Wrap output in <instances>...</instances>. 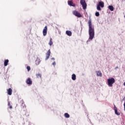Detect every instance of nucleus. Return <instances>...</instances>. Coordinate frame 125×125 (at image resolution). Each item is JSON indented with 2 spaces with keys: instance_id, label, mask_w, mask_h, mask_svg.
Instances as JSON below:
<instances>
[{
  "instance_id": "15",
  "label": "nucleus",
  "mask_w": 125,
  "mask_h": 125,
  "mask_svg": "<svg viewBox=\"0 0 125 125\" xmlns=\"http://www.w3.org/2000/svg\"><path fill=\"white\" fill-rule=\"evenodd\" d=\"M97 75L98 77H102V73H101L100 71H97Z\"/></svg>"
},
{
  "instance_id": "14",
  "label": "nucleus",
  "mask_w": 125,
  "mask_h": 125,
  "mask_svg": "<svg viewBox=\"0 0 125 125\" xmlns=\"http://www.w3.org/2000/svg\"><path fill=\"white\" fill-rule=\"evenodd\" d=\"M108 9L110 11H114V7L112 5H109V6H108Z\"/></svg>"
},
{
  "instance_id": "11",
  "label": "nucleus",
  "mask_w": 125,
  "mask_h": 125,
  "mask_svg": "<svg viewBox=\"0 0 125 125\" xmlns=\"http://www.w3.org/2000/svg\"><path fill=\"white\" fill-rule=\"evenodd\" d=\"M66 34L67 36H69V37H71L72 36V32L70 31L67 30L66 31Z\"/></svg>"
},
{
  "instance_id": "25",
  "label": "nucleus",
  "mask_w": 125,
  "mask_h": 125,
  "mask_svg": "<svg viewBox=\"0 0 125 125\" xmlns=\"http://www.w3.org/2000/svg\"><path fill=\"white\" fill-rule=\"evenodd\" d=\"M52 65H53V66H55V65H56V62H53L52 63Z\"/></svg>"
},
{
  "instance_id": "28",
  "label": "nucleus",
  "mask_w": 125,
  "mask_h": 125,
  "mask_svg": "<svg viewBox=\"0 0 125 125\" xmlns=\"http://www.w3.org/2000/svg\"><path fill=\"white\" fill-rule=\"evenodd\" d=\"M115 69H119V66H116V67H115Z\"/></svg>"
},
{
  "instance_id": "20",
  "label": "nucleus",
  "mask_w": 125,
  "mask_h": 125,
  "mask_svg": "<svg viewBox=\"0 0 125 125\" xmlns=\"http://www.w3.org/2000/svg\"><path fill=\"white\" fill-rule=\"evenodd\" d=\"M64 117L65 118H70V115L68 114L67 113H64Z\"/></svg>"
},
{
  "instance_id": "9",
  "label": "nucleus",
  "mask_w": 125,
  "mask_h": 125,
  "mask_svg": "<svg viewBox=\"0 0 125 125\" xmlns=\"http://www.w3.org/2000/svg\"><path fill=\"white\" fill-rule=\"evenodd\" d=\"M68 5H70V6H74V7L76 6L75 4L72 1H68Z\"/></svg>"
},
{
  "instance_id": "3",
  "label": "nucleus",
  "mask_w": 125,
  "mask_h": 125,
  "mask_svg": "<svg viewBox=\"0 0 125 125\" xmlns=\"http://www.w3.org/2000/svg\"><path fill=\"white\" fill-rule=\"evenodd\" d=\"M80 3L82 5L83 9H86V2H85V1L84 0H81Z\"/></svg>"
},
{
  "instance_id": "10",
  "label": "nucleus",
  "mask_w": 125,
  "mask_h": 125,
  "mask_svg": "<svg viewBox=\"0 0 125 125\" xmlns=\"http://www.w3.org/2000/svg\"><path fill=\"white\" fill-rule=\"evenodd\" d=\"M98 5L101 6V7L102 8L104 7V2L102 1L99 2V4Z\"/></svg>"
},
{
  "instance_id": "8",
  "label": "nucleus",
  "mask_w": 125,
  "mask_h": 125,
  "mask_svg": "<svg viewBox=\"0 0 125 125\" xmlns=\"http://www.w3.org/2000/svg\"><path fill=\"white\" fill-rule=\"evenodd\" d=\"M7 91L8 95H11L12 94V89L11 88L7 89Z\"/></svg>"
},
{
  "instance_id": "26",
  "label": "nucleus",
  "mask_w": 125,
  "mask_h": 125,
  "mask_svg": "<svg viewBox=\"0 0 125 125\" xmlns=\"http://www.w3.org/2000/svg\"><path fill=\"white\" fill-rule=\"evenodd\" d=\"M114 110H117V107H116V105H114Z\"/></svg>"
},
{
  "instance_id": "12",
  "label": "nucleus",
  "mask_w": 125,
  "mask_h": 125,
  "mask_svg": "<svg viewBox=\"0 0 125 125\" xmlns=\"http://www.w3.org/2000/svg\"><path fill=\"white\" fill-rule=\"evenodd\" d=\"M9 62V61L8 60H5L4 62V65L5 66H7V65H8Z\"/></svg>"
},
{
  "instance_id": "16",
  "label": "nucleus",
  "mask_w": 125,
  "mask_h": 125,
  "mask_svg": "<svg viewBox=\"0 0 125 125\" xmlns=\"http://www.w3.org/2000/svg\"><path fill=\"white\" fill-rule=\"evenodd\" d=\"M49 44L50 46H51V45L53 44V42H52V38H51L50 39V42H49Z\"/></svg>"
},
{
  "instance_id": "24",
  "label": "nucleus",
  "mask_w": 125,
  "mask_h": 125,
  "mask_svg": "<svg viewBox=\"0 0 125 125\" xmlns=\"http://www.w3.org/2000/svg\"><path fill=\"white\" fill-rule=\"evenodd\" d=\"M27 71L28 72H29V71H30V70H31V67L27 66Z\"/></svg>"
},
{
  "instance_id": "4",
  "label": "nucleus",
  "mask_w": 125,
  "mask_h": 125,
  "mask_svg": "<svg viewBox=\"0 0 125 125\" xmlns=\"http://www.w3.org/2000/svg\"><path fill=\"white\" fill-rule=\"evenodd\" d=\"M73 14L74 15H75V16H76L77 17H79V18L82 17V15H81V13H80L79 12H78L77 11H73Z\"/></svg>"
},
{
  "instance_id": "17",
  "label": "nucleus",
  "mask_w": 125,
  "mask_h": 125,
  "mask_svg": "<svg viewBox=\"0 0 125 125\" xmlns=\"http://www.w3.org/2000/svg\"><path fill=\"white\" fill-rule=\"evenodd\" d=\"M76 74H73L72 75V80H73V81H76Z\"/></svg>"
},
{
  "instance_id": "18",
  "label": "nucleus",
  "mask_w": 125,
  "mask_h": 125,
  "mask_svg": "<svg viewBox=\"0 0 125 125\" xmlns=\"http://www.w3.org/2000/svg\"><path fill=\"white\" fill-rule=\"evenodd\" d=\"M8 106L9 109H12V105H11V104H10V102H8Z\"/></svg>"
},
{
  "instance_id": "13",
  "label": "nucleus",
  "mask_w": 125,
  "mask_h": 125,
  "mask_svg": "<svg viewBox=\"0 0 125 125\" xmlns=\"http://www.w3.org/2000/svg\"><path fill=\"white\" fill-rule=\"evenodd\" d=\"M40 63H41V60H40V59L37 58L36 61H35V64L36 65H39V64H40Z\"/></svg>"
},
{
  "instance_id": "23",
  "label": "nucleus",
  "mask_w": 125,
  "mask_h": 125,
  "mask_svg": "<svg viewBox=\"0 0 125 125\" xmlns=\"http://www.w3.org/2000/svg\"><path fill=\"white\" fill-rule=\"evenodd\" d=\"M100 14H99V12H97L95 13V16H97V17H98V16H99Z\"/></svg>"
},
{
  "instance_id": "22",
  "label": "nucleus",
  "mask_w": 125,
  "mask_h": 125,
  "mask_svg": "<svg viewBox=\"0 0 125 125\" xmlns=\"http://www.w3.org/2000/svg\"><path fill=\"white\" fill-rule=\"evenodd\" d=\"M97 10L101 11V8L100 7V6H99V5H98L97 7Z\"/></svg>"
},
{
  "instance_id": "21",
  "label": "nucleus",
  "mask_w": 125,
  "mask_h": 125,
  "mask_svg": "<svg viewBox=\"0 0 125 125\" xmlns=\"http://www.w3.org/2000/svg\"><path fill=\"white\" fill-rule=\"evenodd\" d=\"M36 77L39 79V78H42V74L41 73H38L36 74Z\"/></svg>"
},
{
  "instance_id": "2",
  "label": "nucleus",
  "mask_w": 125,
  "mask_h": 125,
  "mask_svg": "<svg viewBox=\"0 0 125 125\" xmlns=\"http://www.w3.org/2000/svg\"><path fill=\"white\" fill-rule=\"evenodd\" d=\"M115 79L114 78H110L107 79V84L109 87H112L113 86V84L115 83Z\"/></svg>"
},
{
  "instance_id": "6",
  "label": "nucleus",
  "mask_w": 125,
  "mask_h": 125,
  "mask_svg": "<svg viewBox=\"0 0 125 125\" xmlns=\"http://www.w3.org/2000/svg\"><path fill=\"white\" fill-rule=\"evenodd\" d=\"M51 53V52H50V49H49L46 53L45 60H47L49 58V56H50Z\"/></svg>"
},
{
  "instance_id": "27",
  "label": "nucleus",
  "mask_w": 125,
  "mask_h": 125,
  "mask_svg": "<svg viewBox=\"0 0 125 125\" xmlns=\"http://www.w3.org/2000/svg\"><path fill=\"white\" fill-rule=\"evenodd\" d=\"M51 60H55V59H54V58H52Z\"/></svg>"
},
{
  "instance_id": "1",
  "label": "nucleus",
  "mask_w": 125,
  "mask_h": 125,
  "mask_svg": "<svg viewBox=\"0 0 125 125\" xmlns=\"http://www.w3.org/2000/svg\"><path fill=\"white\" fill-rule=\"evenodd\" d=\"M88 26H89V40L91 41L93 40V38H94V27L92 26V23H91V20H89L88 22Z\"/></svg>"
},
{
  "instance_id": "29",
  "label": "nucleus",
  "mask_w": 125,
  "mask_h": 125,
  "mask_svg": "<svg viewBox=\"0 0 125 125\" xmlns=\"http://www.w3.org/2000/svg\"><path fill=\"white\" fill-rule=\"evenodd\" d=\"M21 102H22V106H23V103H24V102H23V101H22Z\"/></svg>"
},
{
  "instance_id": "30",
  "label": "nucleus",
  "mask_w": 125,
  "mask_h": 125,
  "mask_svg": "<svg viewBox=\"0 0 125 125\" xmlns=\"http://www.w3.org/2000/svg\"><path fill=\"white\" fill-rule=\"evenodd\" d=\"M124 17L125 18V15L124 16Z\"/></svg>"
},
{
  "instance_id": "5",
  "label": "nucleus",
  "mask_w": 125,
  "mask_h": 125,
  "mask_svg": "<svg viewBox=\"0 0 125 125\" xmlns=\"http://www.w3.org/2000/svg\"><path fill=\"white\" fill-rule=\"evenodd\" d=\"M43 33V36H46V34H47V26H45L43 30L42 31Z\"/></svg>"
},
{
  "instance_id": "19",
  "label": "nucleus",
  "mask_w": 125,
  "mask_h": 125,
  "mask_svg": "<svg viewBox=\"0 0 125 125\" xmlns=\"http://www.w3.org/2000/svg\"><path fill=\"white\" fill-rule=\"evenodd\" d=\"M115 113L117 116H120V115H121V113L118 112V110H115Z\"/></svg>"
},
{
  "instance_id": "7",
  "label": "nucleus",
  "mask_w": 125,
  "mask_h": 125,
  "mask_svg": "<svg viewBox=\"0 0 125 125\" xmlns=\"http://www.w3.org/2000/svg\"><path fill=\"white\" fill-rule=\"evenodd\" d=\"M26 83L27 84H29V85H31V84H32V83H33V81H32V80L30 79V78H28L26 80Z\"/></svg>"
}]
</instances>
